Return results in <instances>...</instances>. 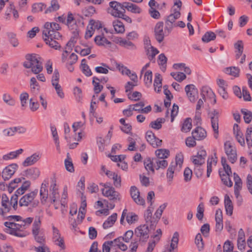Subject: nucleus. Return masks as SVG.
<instances>
[{"mask_svg":"<svg viewBox=\"0 0 252 252\" xmlns=\"http://www.w3.org/2000/svg\"><path fill=\"white\" fill-rule=\"evenodd\" d=\"M34 250L36 252H50L49 248L45 244L37 247H35Z\"/></svg>","mask_w":252,"mask_h":252,"instance_id":"nucleus-64","label":"nucleus"},{"mask_svg":"<svg viewBox=\"0 0 252 252\" xmlns=\"http://www.w3.org/2000/svg\"><path fill=\"white\" fill-rule=\"evenodd\" d=\"M170 74L175 80L180 82H182L186 78V74L183 72H171Z\"/></svg>","mask_w":252,"mask_h":252,"instance_id":"nucleus-57","label":"nucleus"},{"mask_svg":"<svg viewBox=\"0 0 252 252\" xmlns=\"http://www.w3.org/2000/svg\"><path fill=\"white\" fill-rule=\"evenodd\" d=\"M110 8L108 9V12L115 17H119L123 16V13L126 12L124 2L120 3L116 1L109 2Z\"/></svg>","mask_w":252,"mask_h":252,"instance_id":"nucleus-4","label":"nucleus"},{"mask_svg":"<svg viewBox=\"0 0 252 252\" xmlns=\"http://www.w3.org/2000/svg\"><path fill=\"white\" fill-rule=\"evenodd\" d=\"M99 80V78L97 77L94 76L93 78L92 83L94 86V90L95 94H97L99 93L103 89V87L102 85H100L99 82H96V81Z\"/></svg>","mask_w":252,"mask_h":252,"instance_id":"nucleus-44","label":"nucleus"},{"mask_svg":"<svg viewBox=\"0 0 252 252\" xmlns=\"http://www.w3.org/2000/svg\"><path fill=\"white\" fill-rule=\"evenodd\" d=\"M224 147L225 153L227 156L230 162L232 163L235 162L237 159L235 147L229 141H227L224 143Z\"/></svg>","mask_w":252,"mask_h":252,"instance_id":"nucleus-7","label":"nucleus"},{"mask_svg":"<svg viewBox=\"0 0 252 252\" xmlns=\"http://www.w3.org/2000/svg\"><path fill=\"white\" fill-rule=\"evenodd\" d=\"M163 23L162 22H158L155 27V37L158 43L162 42L164 38V34L163 31Z\"/></svg>","mask_w":252,"mask_h":252,"instance_id":"nucleus-17","label":"nucleus"},{"mask_svg":"<svg viewBox=\"0 0 252 252\" xmlns=\"http://www.w3.org/2000/svg\"><path fill=\"white\" fill-rule=\"evenodd\" d=\"M7 35L8 37V40L12 46L14 47H17L19 45V42L18 40L16 37V34L11 32H8Z\"/></svg>","mask_w":252,"mask_h":252,"instance_id":"nucleus-45","label":"nucleus"},{"mask_svg":"<svg viewBox=\"0 0 252 252\" xmlns=\"http://www.w3.org/2000/svg\"><path fill=\"white\" fill-rule=\"evenodd\" d=\"M246 139L248 147H251L252 146V126L247 128L246 133Z\"/></svg>","mask_w":252,"mask_h":252,"instance_id":"nucleus-54","label":"nucleus"},{"mask_svg":"<svg viewBox=\"0 0 252 252\" xmlns=\"http://www.w3.org/2000/svg\"><path fill=\"white\" fill-rule=\"evenodd\" d=\"M192 172L189 167L186 168L184 172V180L186 182L190 181L192 177Z\"/></svg>","mask_w":252,"mask_h":252,"instance_id":"nucleus-63","label":"nucleus"},{"mask_svg":"<svg viewBox=\"0 0 252 252\" xmlns=\"http://www.w3.org/2000/svg\"><path fill=\"white\" fill-rule=\"evenodd\" d=\"M25 172V175L27 177H30L33 180H35L38 178L40 174L39 169L36 167L29 168L26 170Z\"/></svg>","mask_w":252,"mask_h":252,"instance_id":"nucleus-25","label":"nucleus"},{"mask_svg":"<svg viewBox=\"0 0 252 252\" xmlns=\"http://www.w3.org/2000/svg\"><path fill=\"white\" fill-rule=\"evenodd\" d=\"M204 204L200 203L197 208L196 217L199 220H202L204 217Z\"/></svg>","mask_w":252,"mask_h":252,"instance_id":"nucleus-52","label":"nucleus"},{"mask_svg":"<svg viewBox=\"0 0 252 252\" xmlns=\"http://www.w3.org/2000/svg\"><path fill=\"white\" fill-rule=\"evenodd\" d=\"M176 164H170L166 172V177L168 179V182L171 183L173 177H174V173L175 170V168L176 167L174 165Z\"/></svg>","mask_w":252,"mask_h":252,"instance_id":"nucleus-40","label":"nucleus"},{"mask_svg":"<svg viewBox=\"0 0 252 252\" xmlns=\"http://www.w3.org/2000/svg\"><path fill=\"white\" fill-rule=\"evenodd\" d=\"M234 181L235 182L234 189L240 190L242 189V182L239 176L236 173H234Z\"/></svg>","mask_w":252,"mask_h":252,"instance_id":"nucleus-55","label":"nucleus"},{"mask_svg":"<svg viewBox=\"0 0 252 252\" xmlns=\"http://www.w3.org/2000/svg\"><path fill=\"white\" fill-rule=\"evenodd\" d=\"M214 162L215 164H216L217 162V160L214 158L213 157L211 158H209L207 160V177H209L210 176V174L212 171V162Z\"/></svg>","mask_w":252,"mask_h":252,"instance_id":"nucleus-56","label":"nucleus"},{"mask_svg":"<svg viewBox=\"0 0 252 252\" xmlns=\"http://www.w3.org/2000/svg\"><path fill=\"white\" fill-rule=\"evenodd\" d=\"M162 78L159 73H156L154 80V86L155 87V91L159 93L160 92L162 87Z\"/></svg>","mask_w":252,"mask_h":252,"instance_id":"nucleus-36","label":"nucleus"},{"mask_svg":"<svg viewBox=\"0 0 252 252\" xmlns=\"http://www.w3.org/2000/svg\"><path fill=\"white\" fill-rule=\"evenodd\" d=\"M102 193L103 195L111 200L115 201L117 199L120 200L119 193L115 190L114 188H109L108 189H102Z\"/></svg>","mask_w":252,"mask_h":252,"instance_id":"nucleus-18","label":"nucleus"},{"mask_svg":"<svg viewBox=\"0 0 252 252\" xmlns=\"http://www.w3.org/2000/svg\"><path fill=\"white\" fill-rule=\"evenodd\" d=\"M206 156V151L201 149L197 152V155L192 157V162L196 167L200 166L205 163V158Z\"/></svg>","mask_w":252,"mask_h":252,"instance_id":"nucleus-15","label":"nucleus"},{"mask_svg":"<svg viewBox=\"0 0 252 252\" xmlns=\"http://www.w3.org/2000/svg\"><path fill=\"white\" fill-rule=\"evenodd\" d=\"M145 138L147 141L153 148H157L161 146L162 140L157 138L154 133L151 130H148L146 132Z\"/></svg>","mask_w":252,"mask_h":252,"instance_id":"nucleus-12","label":"nucleus"},{"mask_svg":"<svg viewBox=\"0 0 252 252\" xmlns=\"http://www.w3.org/2000/svg\"><path fill=\"white\" fill-rule=\"evenodd\" d=\"M158 64L162 66L161 69L162 71H164L166 67V63L167 61V58L164 54L162 53L158 56Z\"/></svg>","mask_w":252,"mask_h":252,"instance_id":"nucleus-46","label":"nucleus"},{"mask_svg":"<svg viewBox=\"0 0 252 252\" xmlns=\"http://www.w3.org/2000/svg\"><path fill=\"white\" fill-rule=\"evenodd\" d=\"M195 243L199 251H201L204 248V243L203 239L200 233H198L195 238Z\"/></svg>","mask_w":252,"mask_h":252,"instance_id":"nucleus-48","label":"nucleus"},{"mask_svg":"<svg viewBox=\"0 0 252 252\" xmlns=\"http://www.w3.org/2000/svg\"><path fill=\"white\" fill-rule=\"evenodd\" d=\"M155 154L156 156V158L165 159L169 156L170 152L168 150L165 149H159L156 151Z\"/></svg>","mask_w":252,"mask_h":252,"instance_id":"nucleus-34","label":"nucleus"},{"mask_svg":"<svg viewBox=\"0 0 252 252\" xmlns=\"http://www.w3.org/2000/svg\"><path fill=\"white\" fill-rule=\"evenodd\" d=\"M24 193V192L22 190V189L18 188L15 193L11 196V202L13 203V208L14 210H16L18 207V196Z\"/></svg>","mask_w":252,"mask_h":252,"instance_id":"nucleus-30","label":"nucleus"},{"mask_svg":"<svg viewBox=\"0 0 252 252\" xmlns=\"http://www.w3.org/2000/svg\"><path fill=\"white\" fill-rule=\"evenodd\" d=\"M241 112L244 115V120L246 123L249 124L252 119V112L246 109H242Z\"/></svg>","mask_w":252,"mask_h":252,"instance_id":"nucleus-49","label":"nucleus"},{"mask_svg":"<svg viewBox=\"0 0 252 252\" xmlns=\"http://www.w3.org/2000/svg\"><path fill=\"white\" fill-rule=\"evenodd\" d=\"M23 152V150L22 149H20L16 151L11 152L7 154L3 155L2 158L5 160L15 158L19 155L21 154Z\"/></svg>","mask_w":252,"mask_h":252,"instance_id":"nucleus-35","label":"nucleus"},{"mask_svg":"<svg viewBox=\"0 0 252 252\" xmlns=\"http://www.w3.org/2000/svg\"><path fill=\"white\" fill-rule=\"evenodd\" d=\"M201 96L202 99L205 101V96L206 95L209 99L212 100L213 104L216 103V98L215 93L211 88L207 87H203L201 90Z\"/></svg>","mask_w":252,"mask_h":252,"instance_id":"nucleus-19","label":"nucleus"},{"mask_svg":"<svg viewBox=\"0 0 252 252\" xmlns=\"http://www.w3.org/2000/svg\"><path fill=\"white\" fill-rule=\"evenodd\" d=\"M152 72L151 70L147 71L144 75V81L146 86L149 87L152 83Z\"/></svg>","mask_w":252,"mask_h":252,"instance_id":"nucleus-53","label":"nucleus"},{"mask_svg":"<svg viewBox=\"0 0 252 252\" xmlns=\"http://www.w3.org/2000/svg\"><path fill=\"white\" fill-rule=\"evenodd\" d=\"M64 165L67 171L71 173L74 172L73 164L69 153H67L66 154V158L64 160Z\"/></svg>","mask_w":252,"mask_h":252,"instance_id":"nucleus-33","label":"nucleus"},{"mask_svg":"<svg viewBox=\"0 0 252 252\" xmlns=\"http://www.w3.org/2000/svg\"><path fill=\"white\" fill-rule=\"evenodd\" d=\"M184 161V157L182 154H178L176 156L175 162H172L171 164H176L175 167L178 165L179 168H181Z\"/></svg>","mask_w":252,"mask_h":252,"instance_id":"nucleus-59","label":"nucleus"},{"mask_svg":"<svg viewBox=\"0 0 252 252\" xmlns=\"http://www.w3.org/2000/svg\"><path fill=\"white\" fill-rule=\"evenodd\" d=\"M41 218L39 216H36L35 217L34 221L32 224V233H37V232L39 231V229L40 227L41 223Z\"/></svg>","mask_w":252,"mask_h":252,"instance_id":"nucleus-42","label":"nucleus"},{"mask_svg":"<svg viewBox=\"0 0 252 252\" xmlns=\"http://www.w3.org/2000/svg\"><path fill=\"white\" fill-rule=\"evenodd\" d=\"M76 14H72L71 12L67 13L66 21L65 25L70 30H73L74 36L78 35V31H77V26H76Z\"/></svg>","mask_w":252,"mask_h":252,"instance_id":"nucleus-8","label":"nucleus"},{"mask_svg":"<svg viewBox=\"0 0 252 252\" xmlns=\"http://www.w3.org/2000/svg\"><path fill=\"white\" fill-rule=\"evenodd\" d=\"M233 250V245L229 240L226 241L223 246V252H232Z\"/></svg>","mask_w":252,"mask_h":252,"instance_id":"nucleus-61","label":"nucleus"},{"mask_svg":"<svg viewBox=\"0 0 252 252\" xmlns=\"http://www.w3.org/2000/svg\"><path fill=\"white\" fill-rule=\"evenodd\" d=\"M113 26L117 33H122L125 32V27L121 21L118 20L113 21Z\"/></svg>","mask_w":252,"mask_h":252,"instance_id":"nucleus-38","label":"nucleus"},{"mask_svg":"<svg viewBox=\"0 0 252 252\" xmlns=\"http://www.w3.org/2000/svg\"><path fill=\"white\" fill-rule=\"evenodd\" d=\"M40 157L39 153H34L32 156L27 157L23 162L22 165L24 167L32 165L35 163L40 158Z\"/></svg>","mask_w":252,"mask_h":252,"instance_id":"nucleus-20","label":"nucleus"},{"mask_svg":"<svg viewBox=\"0 0 252 252\" xmlns=\"http://www.w3.org/2000/svg\"><path fill=\"white\" fill-rule=\"evenodd\" d=\"M208 116L211 119V126L214 132V136L217 139L219 136V112L217 110L214 109L208 113Z\"/></svg>","mask_w":252,"mask_h":252,"instance_id":"nucleus-6","label":"nucleus"},{"mask_svg":"<svg viewBox=\"0 0 252 252\" xmlns=\"http://www.w3.org/2000/svg\"><path fill=\"white\" fill-rule=\"evenodd\" d=\"M116 42L120 46L126 49L132 50H135L136 49V46L129 40L125 39L120 37L116 39Z\"/></svg>","mask_w":252,"mask_h":252,"instance_id":"nucleus-22","label":"nucleus"},{"mask_svg":"<svg viewBox=\"0 0 252 252\" xmlns=\"http://www.w3.org/2000/svg\"><path fill=\"white\" fill-rule=\"evenodd\" d=\"M185 90L190 101L194 102L198 94V90L195 86L193 84L188 85Z\"/></svg>","mask_w":252,"mask_h":252,"instance_id":"nucleus-16","label":"nucleus"},{"mask_svg":"<svg viewBox=\"0 0 252 252\" xmlns=\"http://www.w3.org/2000/svg\"><path fill=\"white\" fill-rule=\"evenodd\" d=\"M138 216L135 213L130 212L127 214L126 216V220L128 223L132 224L137 221Z\"/></svg>","mask_w":252,"mask_h":252,"instance_id":"nucleus-60","label":"nucleus"},{"mask_svg":"<svg viewBox=\"0 0 252 252\" xmlns=\"http://www.w3.org/2000/svg\"><path fill=\"white\" fill-rule=\"evenodd\" d=\"M44 40L46 44H48L50 47L54 48L56 50H60L61 46L60 44L55 40L54 37H51L50 36H43Z\"/></svg>","mask_w":252,"mask_h":252,"instance_id":"nucleus-23","label":"nucleus"},{"mask_svg":"<svg viewBox=\"0 0 252 252\" xmlns=\"http://www.w3.org/2000/svg\"><path fill=\"white\" fill-rule=\"evenodd\" d=\"M226 73L229 74L230 75L237 77L239 76L240 69L235 66H231L227 67L225 69Z\"/></svg>","mask_w":252,"mask_h":252,"instance_id":"nucleus-47","label":"nucleus"},{"mask_svg":"<svg viewBox=\"0 0 252 252\" xmlns=\"http://www.w3.org/2000/svg\"><path fill=\"white\" fill-rule=\"evenodd\" d=\"M231 174L222 173L220 170H219V175L222 182L225 186L228 187H231L233 186V182L230 179V176Z\"/></svg>","mask_w":252,"mask_h":252,"instance_id":"nucleus-27","label":"nucleus"},{"mask_svg":"<svg viewBox=\"0 0 252 252\" xmlns=\"http://www.w3.org/2000/svg\"><path fill=\"white\" fill-rule=\"evenodd\" d=\"M34 239L40 245L44 244H45V238L42 234H39V231L37 232V233H32Z\"/></svg>","mask_w":252,"mask_h":252,"instance_id":"nucleus-62","label":"nucleus"},{"mask_svg":"<svg viewBox=\"0 0 252 252\" xmlns=\"http://www.w3.org/2000/svg\"><path fill=\"white\" fill-rule=\"evenodd\" d=\"M38 193V189L27 193L22 197L19 200L20 207H27L32 202Z\"/></svg>","mask_w":252,"mask_h":252,"instance_id":"nucleus-9","label":"nucleus"},{"mask_svg":"<svg viewBox=\"0 0 252 252\" xmlns=\"http://www.w3.org/2000/svg\"><path fill=\"white\" fill-rule=\"evenodd\" d=\"M126 9L133 13H140L141 12V8L137 5L128 2H124Z\"/></svg>","mask_w":252,"mask_h":252,"instance_id":"nucleus-32","label":"nucleus"},{"mask_svg":"<svg viewBox=\"0 0 252 252\" xmlns=\"http://www.w3.org/2000/svg\"><path fill=\"white\" fill-rule=\"evenodd\" d=\"M46 8V5L42 3H35L32 5V12L37 13L42 11Z\"/></svg>","mask_w":252,"mask_h":252,"instance_id":"nucleus-58","label":"nucleus"},{"mask_svg":"<svg viewBox=\"0 0 252 252\" xmlns=\"http://www.w3.org/2000/svg\"><path fill=\"white\" fill-rule=\"evenodd\" d=\"M191 127V119L190 118H188L185 120L182 125L181 130L183 132H187L190 130Z\"/></svg>","mask_w":252,"mask_h":252,"instance_id":"nucleus-50","label":"nucleus"},{"mask_svg":"<svg viewBox=\"0 0 252 252\" xmlns=\"http://www.w3.org/2000/svg\"><path fill=\"white\" fill-rule=\"evenodd\" d=\"M52 228L53 242L55 245L59 246L61 249H65V246L64 245V240L63 238L61 236V234L59 229L54 225L52 226Z\"/></svg>","mask_w":252,"mask_h":252,"instance_id":"nucleus-14","label":"nucleus"},{"mask_svg":"<svg viewBox=\"0 0 252 252\" xmlns=\"http://www.w3.org/2000/svg\"><path fill=\"white\" fill-rule=\"evenodd\" d=\"M192 135L194 136L196 140H201L206 138L207 132L202 127L197 126L192 131Z\"/></svg>","mask_w":252,"mask_h":252,"instance_id":"nucleus-21","label":"nucleus"},{"mask_svg":"<svg viewBox=\"0 0 252 252\" xmlns=\"http://www.w3.org/2000/svg\"><path fill=\"white\" fill-rule=\"evenodd\" d=\"M61 29L59 24L55 23L46 22L44 25V29L43 31V35H49L59 40L62 37V35L58 32Z\"/></svg>","mask_w":252,"mask_h":252,"instance_id":"nucleus-3","label":"nucleus"},{"mask_svg":"<svg viewBox=\"0 0 252 252\" xmlns=\"http://www.w3.org/2000/svg\"><path fill=\"white\" fill-rule=\"evenodd\" d=\"M152 210L149 207L144 213V218L146 221V224L150 225L151 229L154 230L157 224V219H155L154 217H152Z\"/></svg>","mask_w":252,"mask_h":252,"instance_id":"nucleus-13","label":"nucleus"},{"mask_svg":"<svg viewBox=\"0 0 252 252\" xmlns=\"http://www.w3.org/2000/svg\"><path fill=\"white\" fill-rule=\"evenodd\" d=\"M148 224H144L137 227L134 231L135 235L139 238V241L146 242L149 237Z\"/></svg>","mask_w":252,"mask_h":252,"instance_id":"nucleus-5","label":"nucleus"},{"mask_svg":"<svg viewBox=\"0 0 252 252\" xmlns=\"http://www.w3.org/2000/svg\"><path fill=\"white\" fill-rule=\"evenodd\" d=\"M224 206L226 214L231 216L233 214V206L231 200L227 194L224 196Z\"/></svg>","mask_w":252,"mask_h":252,"instance_id":"nucleus-24","label":"nucleus"},{"mask_svg":"<svg viewBox=\"0 0 252 252\" xmlns=\"http://www.w3.org/2000/svg\"><path fill=\"white\" fill-rule=\"evenodd\" d=\"M2 99L9 106H13L15 105V99L8 94H4L2 95Z\"/></svg>","mask_w":252,"mask_h":252,"instance_id":"nucleus-43","label":"nucleus"},{"mask_svg":"<svg viewBox=\"0 0 252 252\" xmlns=\"http://www.w3.org/2000/svg\"><path fill=\"white\" fill-rule=\"evenodd\" d=\"M165 121L164 118H158L156 121H152L150 123L149 126L152 128L158 130L162 127V124Z\"/></svg>","mask_w":252,"mask_h":252,"instance_id":"nucleus-37","label":"nucleus"},{"mask_svg":"<svg viewBox=\"0 0 252 252\" xmlns=\"http://www.w3.org/2000/svg\"><path fill=\"white\" fill-rule=\"evenodd\" d=\"M216 37V34L211 31L206 32L202 37V40L203 42L208 43L214 40Z\"/></svg>","mask_w":252,"mask_h":252,"instance_id":"nucleus-41","label":"nucleus"},{"mask_svg":"<svg viewBox=\"0 0 252 252\" xmlns=\"http://www.w3.org/2000/svg\"><path fill=\"white\" fill-rule=\"evenodd\" d=\"M153 162L155 164V168L156 170H158L160 168L164 169L168 165L167 161L164 159L153 158Z\"/></svg>","mask_w":252,"mask_h":252,"instance_id":"nucleus-26","label":"nucleus"},{"mask_svg":"<svg viewBox=\"0 0 252 252\" xmlns=\"http://www.w3.org/2000/svg\"><path fill=\"white\" fill-rule=\"evenodd\" d=\"M130 194L134 202L139 205H144V199L140 196V191L135 186H131L130 189Z\"/></svg>","mask_w":252,"mask_h":252,"instance_id":"nucleus-10","label":"nucleus"},{"mask_svg":"<svg viewBox=\"0 0 252 252\" xmlns=\"http://www.w3.org/2000/svg\"><path fill=\"white\" fill-rule=\"evenodd\" d=\"M179 234L178 232H175L174 233L170 247H169L168 245H167L166 247V249H168V252H173L172 251L177 247L179 242Z\"/></svg>","mask_w":252,"mask_h":252,"instance_id":"nucleus-28","label":"nucleus"},{"mask_svg":"<svg viewBox=\"0 0 252 252\" xmlns=\"http://www.w3.org/2000/svg\"><path fill=\"white\" fill-rule=\"evenodd\" d=\"M180 15L181 13L179 10H174L173 13L170 14L166 20L174 24L175 21L180 17Z\"/></svg>","mask_w":252,"mask_h":252,"instance_id":"nucleus-51","label":"nucleus"},{"mask_svg":"<svg viewBox=\"0 0 252 252\" xmlns=\"http://www.w3.org/2000/svg\"><path fill=\"white\" fill-rule=\"evenodd\" d=\"M144 164L148 174H150V172H151L153 174L155 173V164L153 162V158H147L144 161Z\"/></svg>","mask_w":252,"mask_h":252,"instance_id":"nucleus-31","label":"nucleus"},{"mask_svg":"<svg viewBox=\"0 0 252 252\" xmlns=\"http://www.w3.org/2000/svg\"><path fill=\"white\" fill-rule=\"evenodd\" d=\"M95 43L98 46H104L106 44H111V42L109 41L105 37L101 35H97L94 39Z\"/></svg>","mask_w":252,"mask_h":252,"instance_id":"nucleus-39","label":"nucleus"},{"mask_svg":"<svg viewBox=\"0 0 252 252\" xmlns=\"http://www.w3.org/2000/svg\"><path fill=\"white\" fill-rule=\"evenodd\" d=\"M117 218V213H113L111 216H109L104 222L103 224V228L104 229H107L112 226L116 221Z\"/></svg>","mask_w":252,"mask_h":252,"instance_id":"nucleus-29","label":"nucleus"},{"mask_svg":"<svg viewBox=\"0 0 252 252\" xmlns=\"http://www.w3.org/2000/svg\"><path fill=\"white\" fill-rule=\"evenodd\" d=\"M18 168L16 163L11 164L5 167L1 172V177L4 181L8 180L16 172Z\"/></svg>","mask_w":252,"mask_h":252,"instance_id":"nucleus-11","label":"nucleus"},{"mask_svg":"<svg viewBox=\"0 0 252 252\" xmlns=\"http://www.w3.org/2000/svg\"><path fill=\"white\" fill-rule=\"evenodd\" d=\"M8 221L4 223L6 227L5 231L11 235L18 237H24L27 235L25 230L33 221V218L28 217L23 219L20 216L13 215L7 217Z\"/></svg>","mask_w":252,"mask_h":252,"instance_id":"nucleus-1","label":"nucleus"},{"mask_svg":"<svg viewBox=\"0 0 252 252\" xmlns=\"http://www.w3.org/2000/svg\"><path fill=\"white\" fill-rule=\"evenodd\" d=\"M26 61L23 63V66L26 68H31L34 74H38L43 69L41 58L38 55L27 54L26 56Z\"/></svg>","mask_w":252,"mask_h":252,"instance_id":"nucleus-2","label":"nucleus"}]
</instances>
